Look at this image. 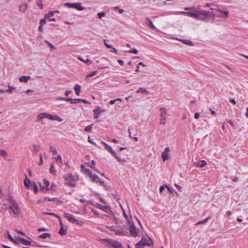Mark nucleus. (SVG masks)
Segmentation results:
<instances>
[{
    "mask_svg": "<svg viewBox=\"0 0 248 248\" xmlns=\"http://www.w3.org/2000/svg\"><path fill=\"white\" fill-rule=\"evenodd\" d=\"M55 13V12L53 11H49L47 14H46L45 16V17L47 18V19H49V18H51L52 16H54V14Z\"/></svg>",
    "mask_w": 248,
    "mask_h": 248,
    "instance_id": "34",
    "label": "nucleus"
},
{
    "mask_svg": "<svg viewBox=\"0 0 248 248\" xmlns=\"http://www.w3.org/2000/svg\"><path fill=\"white\" fill-rule=\"evenodd\" d=\"M83 172L84 173L87 174L89 177L92 174V171L90 170L87 168H84V169L83 170Z\"/></svg>",
    "mask_w": 248,
    "mask_h": 248,
    "instance_id": "31",
    "label": "nucleus"
},
{
    "mask_svg": "<svg viewBox=\"0 0 248 248\" xmlns=\"http://www.w3.org/2000/svg\"><path fill=\"white\" fill-rule=\"evenodd\" d=\"M137 93H147V91L146 89L143 88H140L136 92Z\"/></svg>",
    "mask_w": 248,
    "mask_h": 248,
    "instance_id": "30",
    "label": "nucleus"
},
{
    "mask_svg": "<svg viewBox=\"0 0 248 248\" xmlns=\"http://www.w3.org/2000/svg\"><path fill=\"white\" fill-rule=\"evenodd\" d=\"M128 228L130 232V234L132 236L136 237L138 235V233L139 229L137 228L133 221H131V223L128 224Z\"/></svg>",
    "mask_w": 248,
    "mask_h": 248,
    "instance_id": "8",
    "label": "nucleus"
},
{
    "mask_svg": "<svg viewBox=\"0 0 248 248\" xmlns=\"http://www.w3.org/2000/svg\"><path fill=\"white\" fill-rule=\"evenodd\" d=\"M93 124L87 126L85 127L84 130L87 132H91V130L93 128Z\"/></svg>",
    "mask_w": 248,
    "mask_h": 248,
    "instance_id": "38",
    "label": "nucleus"
},
{
    "mask_svg": "<svg viewBox=\"0 0 248 248\" xmlns=\"http://www.w3.org/2000/svg\"><path fill=\"white\" fill-rule=\"evenodd\" d=\"M64 6L69 8H75L78 11H82L84 10V7L82 6L81 3L80 2L76 3H68L66 2L64 3Z\"/></svg>",
    "mask_w": 248,
    "mask_h": 248,
    "instance_id": "7",
    "label": "nucleus"
},
{
    "mask_svg": "<svg viewBox=\"0 0 248 248\" xmlns=\"http://www.w3.org/2000/svg\"><path fill=\"white\" fill-rule=\"evenodd\" d=\"M27 7H28V4L26 3H24L23 4L20 5L19 6V10L22 13H24V12H25Z\"/></svg>",
    "mask_w": 248,
    "mask_h": 248,
    "instance_id": "23",
    "label": "nucleus"
},
{
    "mask_svg": "<svg viewBox=\"0 0 248 248\" xmlns=\"http://www.w3.org/2000/svg\"><path fill=\"white\" fill-rule=\"evenodd\" d=\"M46 24V18L41 19L40 21V25L42 26H44Z\"/></svg>",
    "mask_w": 248,
    "mask_h": 248,
    "instance_id": "50",
    "label": "nucleus"
},
{
    "mask_svg": "<svg viewBox=\"0 0 248 248\" xmlns=\"http://www.w3.org/2000/svg\"><path fill=\"white\" fill-rule=\"evenodd\" d=\"M18 241L24 245L31 246V242L28 240H26L23 238H18Z\"/></svg>",
    "mask_w": 248,
    "mask_h": 248,
    "instance_id": "17",
    "label": "nucleus"
},
{
    "mask_svg": "<svg viewBox=\"0 0 248 248\" xmlns=\"http://www.w3.org/2000/svg\"><path fill=\"white\" fill-rule=\"evenodd\" d=\"M46 199H47L48 201H55L56 200H57V198H46Z\"/></svg>",
    "mask_w": 248,
    "mask_h": 248,
    "instance_id": "59",
    "label": "nucleus"
},
{
    "mask_svg": "<svg viewBox=\"0 0 248 248\" xmlns=\"http://www.w3.org/2000/svg\"><path fill=\"white\" fill-rule=\"evenodd\" d=\"M37 5L41 9H43V3L42 0H38Z\"/></svg>",
    "mask_w": 248,
    "mask_h": 248,
    "instance_id": "41",
    "label": "nucleus"
},
{
    "mask_svg": "<svg viewBox=\"0 0 248 248\" xmlns=\"http://www.w3.org/2000/svg\"><path fill=\"white\" fill-rule=\"evenodd\" d=\"M31 77L30 76H22L19 78V81L25 83L27 82Z\"/></svg>",
    "mask_w": 248,
    "mask_h": 248,
    "instance_id": "18",
    "label": "nucleus"
},
{
    "mask_svg": "<svg viewBox=\"0 0 248 248\" xmlns=\"http://www.w3.org/2000/svg\"><path fill=\"white\" fill-rule=\"evenodd\" d=\"M160 110V118H166L167 111L165 108H161Z\"/></svg>",
    "mask_w": 248,
    "mask_h": 248,
    "instance_id": "21",
    "label": "nucleus"
},
{
    "mask_svg": "<svg viewBox=\"0 0 248 248\" xmlns=\"http://www.w3.org/2000/svg\"><path fill=\"white\" fill-rule=\"evenodd\" d=\"M64 217L67 218L69 221L71 223H75L77 224H79V221L77 219H75L73 215L69 213H66L64 214Z\"/></svg>",
    "mask_w": 248,
    "mask_h": 248,
    "instance_id": "11",
    "label": "nucleus"
},
{
    "mask_svg": "<svg viewBox=\"0 0 248 248\" xmlns=\"http://www.w3.org/2000/svg\"><path fill=\"white\" fill-rule=\"evenodd\" d=\"M117 62L122 66H123L124 64V61L122 60L119 59L117 60Z\"/></svg>",
    "mask_w": 248,
    "mask_h": 248,
    "instance_id": "55",
    "label": "nucleus"
},
{
    "mask_svg": "<svg viewBox=\"0 0 248 248\" xmlns=\"http://www.w3.org/2000/svg\"><path fill=\"white\" fill-rule=\"evenodd\" d=\"M210 16L208 18H212L213 19L216 16L218 17L227 18L229 16V12L227 10L223 11L220 10V12H212L211 13L210 12Z\"/></svg>",
    "mask_w": 248,
    "mask_h": 248,
    "instance_id": "5",
    "label": "nucleus"
},
{
    "mask_svg": "<svg viewBox=\"0 0 248 248\" xmlns=\"http://www.w3.org/2000/svg\"><path fill=\"white\" fill-rule=\"evenodd\" d=\"M67 232V231L63 227H60L59 233L61 235H65Z\"/></svg>",
    "mask_w": 248,
    "mask_h": 248,
    "instance_id": "25",
    "label": "nucleus"
},
{
    "mask_svg": "<svg viewBox=\"0 0 248 248\" xmlns=\"http://www.w3.org/2000/svg\"><path fill=\"white\" fill-rule=\"evenodd\" d=\"M8 87L9 88L8 89L5 90L7 93H12L13 91L15 89V87H11L10 85H8Z\"/></svg>",
    "mask_w": 248,
    "mask_h": 248,
    "instance_id": "42",
    "label": "nucleus"
},
{
    "mask_svg": "<svg viewBox=\"0 0 248 248\" xmlns=\"http://www.w3.org/2000/svg\"><path fill=\"white\" fill-rule=\"evenodd\" d=\"M89 177L92 179V181L95 182L96 183L98 182V181H100L99 177L95 174H92Z\"/></svg>",
    "mask_w": 248,
    "mask_h": 248,
    "instance_id": "19",
    "label": "nucleus"
},
{
    "mask_svg": "<svg viewBox=\"0 0 248 248\" xmlns=\"http://www.w3.org/2000/svg\"><path fill=\"white\" fill-rule=\"evenodd\" d=\"M78 59L85 63L90 64L92 63V62L89 59H86V60H84L81 57L79 56L78 57Z\"/></svg>",
    "mask_w": 248,
    "mask_h": 248,
    "instance_id": "27",
    "label": "nucleus"
},
{
    "mask_svg": "<svg viewBox=\"0 0 248 248\" xmlns=\"http://www.w3.org/2000/svg\"><path fill=\"white\" fill-rule=\"evenodd\" d=\"M128 52L137 54L138 53V51L136 48H132L129 51H128Z\"/></svg>",
    "mask_w": 248,
    "mask_h": 248,
    "instance_id": "43",
    "label": "nucleus"
},
{
    "mask_svg": "<svg viewBox=\"0 0 248 248\" xmlns=\"http://www.w3.org/2000/svg\"><path fill=\"white\" fill-rule=\"evenodd\" d=\"M7 155V152L5 150H0V156H5Z\"/></svg>",
    "mask_w": 248,
    "mask_h": 248,
    "instance_id": "49",
    "label": "nucleus"
},
{
    "mask_svg": "<svg viewBox=\"0 0 248 248\" xmlns=\"http://www.w3.org/2000/svg\"><path fill=\"white\" fill-rule=\"evenodd\" d=\"M111 49L110 50V52H113L116 54H117V50L114 48L113 46H112V48H110Z\"/></svg>",
    "mask_w": 248,
    "mask_h": 248,
    "instance_id": "56",
    "label": "nucleus"
},
{
    "mask_svg": "<svg viewBox=\"0 0 248 248\" xmlns=\"http://www.w3.org/2000/svg\"><path fill=\"white\" fill-rule=\"evenodd\" d=\"M8 201L10 202L9 208L11 210L10 214L14 217H18L21 214V209L12 197H9Z\"/></svg>",
    "mask_w": 248,
    "mask_h": 248,
    "instance_id": "2",
    "label": "nucleus"
},
{
    "mask_svg": "<svg viewBox=\"0 0 248 248\" xmlns=\"http://www.w3.org/2000/svg\"><path fill=\"white\" fill-rule=\"evenodd\" d=\"M181 42L184 43L185 44L189 46H193L194 45L193 42L188 40H180Z\"/></svg>",
    "mask_w": 248,
    "mask_h": 248,
    "instance_id": "29",
    "label": "nucleus"
},
{
    "mask_svg": "<svg viewBox=\"0 0 248 248\" xmlns=\"http://www.w3.org/2000/svg\"><path fill=\"white\" fill-rule=\"evenodd\" d=\"M63 178L64 180L66 181V182H65V184L67 185L68 186L71 187L75 186V184L74 182V177L72 175V174L68 173L64 174L63 175Z\"/></svg>",
    "mask_w": 248,
    "mask_h": 248,
    "instance_id": "6",
    "label": "nucleus"
},
{
    "mask_svg": "<svg viewBox=\"0 0 248 248\" xmlns=\"http://www.w3.org/2000/svg\"><path fill=\"white\" fill-rule=\"evenodd\" d=\"M74 90L75 91L76 93L79 95L80 91H81V86L78 84H76L74 86Z\"/></svg>",
    "mask_w": 248,
    "mask_h": 248,
    "instance_id": "24",
    "label": "nucleus"
},
{
    "mask_svg": "<svg viewBox=\"0 0 248 248\" xmlns=\"http://www.w3.org/2000/svg\"><path fill=\"white\" fill-rule=\"evenodd\" d=\"M94 165H95L94 161L93 160H92L91 162V163L89 165V166L93 169V168H94V167H95Z\"/></svg>",
    "mask_w": 248,
    "mask_h": 248,
    "instance_id": "54",
    "label": "nucleus"
},
{
    "mask_svg": "<svg viewBox=\"0 0 248 248\" xmlns=\"http://www.w3.org/2000/svg\"><path fill=\"white\" fill-rule=\"evenodd\" d=\"M153 244L152 240L150 238L142 237L140 241L136 244V248H143L145 246H150Z\"/></svg>",
    "mask_w": 248,
    "mask_h": 248,
    "instance_id": "4",
    "label": "nucleus"
},
{
    "mask_svg": "<svg viewBox=\"0 0 248 248\" xmlns=\"http://www.w3.org/2000/svg\"><path fill=\"white\" fill-rule=\"evenodd\" d=\"M210 219V217H207V218H206L205 219L202 220H201V221H199V222H198L196 224V225H200V224H204L205 223H206L208 220Z\"/></svg>",
    "mask_w": 248,
    "mask_h": 248,
    "instance_id": "33",
    "label": "nucleus"
},
{
    "mask_svg": "<svg viewBox=\"0 0 248 248\" xmlns=\"http://www.w3.org/2000/svg\"><path fill=\"white\" fill-rule=\"evenodd\" d=\"M8 238L9 239V240H10L11 241H12V242H14V243H15V244H18V242H17L16 241V240L13 238V237L12 236V235H11L10 234H9H9H8Z\"/></svg>",
    "mask_w": 248,
    "mask_h": 248,
    "instance_id": "44",
    "label": "nucleus"
},
{
    "mask_svg": "<svg viewBox=\"0 0 248 248\" xmlns=\"http://www.w3.org/2000/svg\"><path fill=\"white\" fill-rule=\"evenodd\" d=\"M166 118H160V124H165L166 123Z\"/></svg>",
    "mask_w": 248,
    "mask_h": 248,
    "instance_id": "51",
    "label": "nucleus"
},
{
    "mask_svg": "<svg viewBox=\"0 0 248 248\" xmlns=\"http://www.w3.org/2000/svg\"><path fill=\"white\" fill-rule=\"evenodd\" d=\"M72 93V91L71 90H67L65 92V95L66 96H68L69 94L71 93Z\"/></svg>",
    "mask_w": 248,
    "mask_h": 248,
    "instance_id": "63",
    "label": "nucleus"
},
{
    "mask_svg": "<svg viewBox=\"0 0 248 248\" xmlns=\"http://www.w3.org/2000/svg\"><path fill=\"white\" fill-rule=\"evenodd\" d=\"M45 118H47L50 120H56L59 122H62V119L58 115H53L50 114L43 112L40 113L38 115L36 119V121H42L43 119Z\"/></svg>",
    "mask_w": 248,
    "mask_h": 248,
    "instance_id": "3",
    "label": "nucleus"
},
{
    "mask_svg": "<svg viewBox=\"0 0 248 248\" xmlns=\"http://www.w3.org/2000/svg\"><path fill=\"white\" fill-rule=\"evenodd\" d=\"M46 42L48 46L52 48V49H53V48H55V47L54 46L50 43H49V42H48L47 41H46Z\"/></svg>",
    "mask_w": 248,
    "mask_h": 248,
    "instance_id": "53",
    "label": "nucleus"
},
{
    "mask_svg": "<svg viewBox=\"0 0 248 248\" xmlns=\"http://www.w3.org/2000/svg\"><path fill=\"white\" fill-rule=\"evenodd\" d=\"M123 216H124L125 219L126 220V222L128 224L131 223V221H132L131 220V219H132L131 217H129L124 209H123Z\"/></svg>",
    "mask_w": 248,
    "mask_h": 248,
    "instance_id": "20",
    "label": "nucleus"
},
{
    "mask_svg": "<svg viewBox=\"0 0 248 248\" xmlns=\"http://www.w3.org/2000/svg\"><path fill=\"white\" fill-rule=\"evenodd\" d=\"M31 246H35V247H40V248L47 247V246H41V245H39V244L36 243L35 242H33L32 244L31 243Z\"/></svg>",
    "mask_w": 248,
    "mask_h": 248,
    "instance_id": "40",
    "label": "nucleus"
},
{
    "mask_svg": "<svg viewBox=\"0 0 248 248\" xmlns=\"http://www.w3.org/2000/svg\"><path fill=\"white\" fill-rule=\"evenodd\" d=\"M145 19L148 22L147 25L149 28L152 29H155L156 28L153 24V22L149 19V17H146Z\"/></svg>",
    "mask_w": 248,
    "mask_h": 248,
    "instance_id": "22",
    "label": "nucleus"
},
{
    "mask_svg": "<svg viewBox=\"0 0 248 248\" xmlns=\"http://www.w3.org/2000/svg\"><path fill=\"white\" fill-rule=\"evenodd\" d=\"M170 149L169 147H166L165 150L162 153V159L163 161H165L169 159V152Z\"/></svg>",
    "mask_w": 248,
    "mask_h": 248,
    "instance_id": "12",
    "label": "nucleus"
},
{
    "mask_svg": "<svg viewBox=\"0 0 248 248\" xmlns=\"http://www.w3.org/2000/svg\"><path fill=\"white\" fill-rule=\"evenodd\" d=\"M49 186V182L46 180V179H44V186L41 187V190L43 191H46L50 189L48 187Z\"/></svg>",
    "mask_w": 248,
    "mask_h": 248,
    "instance_id": "15",
    "label": "nucleus"
},
{
    "mask_svg": "<svg viewBox=\"0 0 248 248\" xmlns=\"http://www.w3.org/2000/svg\"><path fill=\"white\" fill-rule=\"evenodd\" d=\"M57 100H62L66 101H70L71 100V98H65L62 97H58L56 98Z\"/></svg>",
    "mask_w": 248,
    "mask_h": 248,
    "instance_id": "35",
    "label": "nucleus"
},
{
    "mask_svg": "<svg viewBox=\"0 0 248 248\" xmlns=\"http://www.w3.org/2000/svg\"><path fill=\"white\" fill-rule=\"evenodd\" d=\"M210 9L212 11V12H220V9H216V8H210Z\"/></svg>",
    "mask_w": 248,
    "mask_h": 248,
    "instance_id": "58",
    "label": "nucleus"
},
{
    "mask_svg": "<svg viewBox=\"0 0 248 248\" xmlns=\"http://www.w3.org/2000/svg\"><path fill=\"white\" fill-rule=\"evenodd\" d=\"M190 11L192 12H179V14L186 15L202 21L206 22L208 21V18L210 16V12L195 7H190Z\"/></svg>",
    "mask_w": 248,
    "mask_h": 248,
    "instance_id": "1",
    "label": "nucleus"
},
{
    "mask_svg": "<svg viewBox=\"0 0 248 248\" xmlns=\"http://www.w3.org/2000/svg\"><path fill=\"white\" fill-rule=\"evenodd\" d=\"M24 185L27 187H29L30 186V185L31 184V180L29 178H28V177L26 175V178L24 180Z\"/></svg>",
    "mask_w": 248,
    "mask_h": 248,
    "instance_id": "26",
    "label": "nucleus"
},
{
    "mask_svg": "<svg viewBox=\"0 0 248 248\" xmlns=\"http://www.w3.org/2000/svg\"><path fill=\"white\" fill-rule=\"evenodd\" d=\"M96 108L93 110L94 119H97L101 112L105 111L104 110H100V108L98 106H96Z\"/></svg>",
    "mask_w": 248,
    "mask_h": 248,
    "instance_id": "14",
    "label": "nucleus"
},
{
    "mask_svg": "<svg viewBox=\"0 0 248 248\" xmlns=\"http://www.w3.org/2000/svg\"><path fill=\"white\" fill-rule=\"evenodd\" d=\"M71 104H76L77 103L76 99L71 98V100H70Z\"/></svg>",
    "mask_w": 248,
    "mask_h": 248,
    "instance_id": "64",
    "label": "nucleus"
},
{
    "mask_svg": "<svg viewBox=\"0 0 248 248\" xmlns=\"http://www.w3.org/2000/svg\"><path fill=\"white\" fill-rule=\"evenodd\" d=\"M32 189L35 193H36L38 192V186H37L36 183L35 182L32 183Z\"/></svg>",
    "mask_w": 248,
    "mask_h": 248,
    "instance_id": "32",
    "label": "nucleus"
},
{
    "mask_svg": "<svg viewBox=\"0 0 248 248\" xmlns=\"http://www.w3.org/2000/svg\"><path fill=\"white\" fill-rule=\"evenodd\" d=\"M103 144L104 145L106 149L116 159H117L119 161H121V159L117 156L116 153L112 149L111 146L108 145L105 142H103Z\"/></svg>",
    "mask_w": 248,
    "mask_h": 248,
    "instance_id": "10",
    "label": "nucleus"
},
{
    "mask_svg": "<svg viewBox=\"0 0 248 248\" xmlns=\"http://www.w3.org/2000/svg\"><path fill=\"white\" fill-rule=\"evenodd\" d=\"M49 172L51 174H55L56 170L54 169V164L52 163L49 169Z\"/></svg>",
    "mask_w": 248,
    "mask_h": 248,
    "instance_id": "36",
    "label": "nucleus"
},
{
    "mask_svg": "<svg viewBox=\"0 0 248 248\" xmlns=\"http://www.w3.org/2000/svg\"><path fill=\"white\" fill-rule=\"evenodd\" d=\"M105 14L106 13L104 12L98 13L97 14L98 17L101 19L103 16H105Z\"/></svg>",
    "mask_w": 248,
    "mask_h": 248,
    "instance_id": "48",
    "label": "nucleus"
},
{
    "mask_svg": "<svg viewBox=\"0 0 248 248\" xmlns=\"http://www.w3.org/2000/svg\"><path fill=\"white\" fill-rule=\"evenodd\" d=\"M47 231V229L45 228H40L38 229V231L39 232H42V231Z\"/></svg>",
    "mask_w": 248,
    "mask_h": 248,
    "instance_id": "61",
    "label": "nucleus"
},
{
    "mask_svg": "<svg viewBox=\"0 0 248 248\" xmlns=\"http://www.w3.org/2000/svg\"><path fill=\"white\" fill-rule=\"evenodd\" d=\"M98 73V72L97 71H94L92 72L91 73L87 75V77L88 78H91L92 77L95 75H96Z\"/></svg>",
    "mask_w": 248,
    "mask_h": 248,
    "instance_id": "39",
    "label": "nucleus"
},
{
    "mask_svg": "<svg viewBox=\"0 0 248 248\" xmlns=\"http://www.w3.org/2000/svg\"><path fill=\"white\" fill-rule=\"evenodd\" d=\"M200 116V114L198 112H196L194 114V118L196 119H198Z\"/></svg>",
    "mask_w": 248,
    "mask_h": 248,
    "instance_id": "60",
    "label": "nucleus"
},
{
    "mask_svg": "<svg viewBox=\"0 0 248 248\" xmlns=\"http://www.w3.org/2000/svg\"><path fill=\"white\" fill-rule=\"evenodd\" d=\"M207 165V163L204 160H200L198 162H195L194 166L197 167L203 168Z\"/></svg>",
    "mask_w": 248,
    "mask_h": 248,
    "instance_id": "16",
    "label": "nucleus"
},
{
    "mask_svg": "<svg viewBox=\"0 0 248 248\" xmlns=\"http://www.w3.org/2000/svg\"><path fill=\"white\" fill-rule=\"evenodd\" d=\"M33 149L32 150L33 152L36 154L39 150V146L36 144H33Z\"/></svg>",
    "mask_w": 248,
    "mask_h": 248,
    "instance_id": "37",
    "label": "nucleus"
},
{
    "mask_svg": "<svg viewBox=\"0 0 248 248\" xmlns=\"http://www.w3.org/2000/svg\"><path fill=\"white\" fill-rule=\"evenodd\" d=\"M165 185H164V186H161L160 187H159V191L160 193H162L163 192V191L165 189Z\"/></svg>",
    "mask_w": 248,
    "mask_h": 248,
    "instance_id": "62",
    "label": "nucleus"
},
{
    "mask_svg": "<svg viewBox=\"0 0 248 248\" xmlns=\"http://www.w3.org/2000/svg\"><path fill=\"white\" fill-rule=\"evenodd\" d=\"M107 42H108V40L107 39L104 40V43L106 46L108 48H112V46L111 45H109L108 44Z\"/></svg>",
    "mask_w": 248,
    "mask_h": 248,
    "instance_id": "46",
    "label": "nucleus"
},
{
    "mask_svg": "<svg viewBox=\"0 0 248 248\" xmlns=\"http://www.w3.org/2000/svg\"><path fill=\"white\" fill-rule=\"evenodd\" d=\"M109 245L114 248H121L122 244L116 240H111L109 242Z\"/></svg>",
    "mask_w": 248,
    "mask_h": 248,
    "instance_id": "13",
    "label": "nucleus"
},
{
    "mask_svg": "<svg viewBox=\"0 0 248 248\" xmlns=\"http://www.w3.org/2000/svg\"><path fill=\"white\" fill-rule=\"evenodd\" d=\"M88 141L92 144H95V143L93 142V139H91L90 136L88 137Z\"/></svg>",
    "mask_w": 248,
    "mask_h": 248,
    "instance_id": "57",
    "label": "nucleus"
},
{
    "mask_svg": "<svg viewBox=\"0 0 248 248\" xmlns=\"http://www.w3.org/2000/svg\"><path fill=\"white\" fill-rule=\"evenodd\" d=\"M39 238H43V239H45V238H50L51 237V234L49 233H44L41 235H40L39 236H38Z\"/></svg>",
    "mask_w": 248,
    "mask_h": 248,
    "instance_id": "28",
    "label": "nucleus"
},
{
    "mask_svg": "<svg viewBox=\"0 0 248 248\" xmlns=\"http://www.w3.org/2000/svg\"><path fill=\"white\" fill-rule=\"evenodd\" d=\"M39 160H40V161H39V165H41L43 164V156H42V155L41 154H40V155H39Z\"/></svg>",
    "mask_w": 248,
    "mask_h": 248,
    "instance_id": "52",
    "label": "nucleus"
},
{
    "mask_svg": "<svg viewBox=\"0 0 248 248\" xmlns=\"http://www.w3.org/2000/svg\"><path fill=\"white\" fill-rule=\"evenodd\" d=\"M96 206L97 208L101 209L107 213L112 214V211L109 205H102L100 203H96Z\"/></svg>",
    "mask_w": 248,
    "mask_h": 248,
    "instance_id": "9",
    "label": "nucleus"
},
{
    "mask_svg": "<svg viewBox=\"0 0 248 248\" xmlns=\"http://www.w3.org/2000/svg\"><path fill=\"white\" fill-rule=\"evenodd\" d=\"M50 151L52 152L53 155H56L57 154V151L56 148L51 146L50 147Z\"/></svg>",
    "mask_w": 248,
    "mask_h": 248,
    "instance_id": "45",
    "label": "nucleus"
},
{
    "mask_svg": "<svg viewBox=\"0 0 248 248\" xmlns=\"http://www.w3.org/2000/svg\"><path fill=\"white\" fill-rule=\"evenodd\" d=\"M55 158L57 161L60 162L61 163H62V156H61V155H58Z\"/></svg>",
    "mask_w": 248,
    "mask_h": 248,
    "instance_id": "47",
    "label": "nucleus"
}]
</instances>
